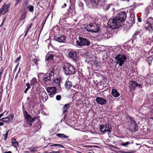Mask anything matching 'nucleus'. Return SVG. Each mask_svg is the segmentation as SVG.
Returning a JSON list of instances; mask_svg holds the SVG:
<instances>
[{
  "label": "nucleus",
  "mask_w": 153,
  "mask_h": 153,
  "mask_svg": "<svg viewBox=\"0 0 153 153\" xmlns=\"http://www.w3.org/2000/svg\"><path fill=\"white\" fill-rule=\"evenodd\" d=\"M115 17L113 19H110L108 22L109 27L112 29H117L124 25L123 23L120 22Z\"/></svg>",
  "instance_id": "obj_1"
},
{
  "label": "nucleus",
  "mask_w": 153,
  "mask_h": 153,
  "mask_svg": "<svg viewBox=\"0 0 153 153\" xmlns=\"http://www.w3.org/2000/svg\"><path fill=\"white\" fill-rule=\"evenodd\" d=\"M77 45L81 48L82 47L88 46L91 44L90 41L85 38L79 37L78 39L76 42Z\"/></svg>",
  "instance_id": "obj_2"
},
{
  "label": "nucleus",
  "mask_w": 153,
  "mask_h": 153,
  "mask_svg": "<svg viewBox=\"0 0 153 153\" xmlns=\"http://www.w3.org/2000/svg\"><path fill=\"white\" fill-rule=\"evenodd\" d=\"M63 68L64 73L67 75H70L75 73V69L70 64L65 63Z\"/></svg>",
  "instance_id": "obj_3"
},
{
  "label": "nucleus",
  "mask_w": 153,
  "mask_h": 153,
  "mask_svg": "<svg viewBox=\"0 0 153 153\" xmlns=\"http://www.w3.org/2000/svg\"><path fill=\"white\" fill-rule=\"evenodd\" d=\"M114 57L116 61V63L118 64L120 66H122L126 59L125 56L123 54L114 55Z\"/></svg>",
  "instance_id": "obj_4"
},
{
  "label": "nucleus",
  "mask_w": 153,
  "mask_h": 153,
  "mask_svg": "<svg viewBox=\"0 0 153 153\" xmlns=\"http://www.w3.org/2000/svg\"><path fill=\"white\" fill-rule=\"evenodd\" d=\"M85 28L87 31L93 33H97L100 30L98 25L95 23H90L88 26L85 27Z\"/></svg>",
  "instance_id": "obj_5"
},
{
  "label": "nucleus",
  "mask_w": 153,
  "mask_h": 153,
  "mask_svg": "<svg viewBox=\"0 0 153 153\" xmlns=\"http://www.w3.org/2000/svg\"><path fill=\"white\" fill-rule=\"evenodd\" d=\"M24 115L27 123L29 125H31L35 120L38 118L37 116L34 117L33 118H31L30 115L27 111L24 112Z\"/></svg>",
  "instance_id": "obj_6"
},
{
  "label": "nucleus",
  "mask_w": 153,
  "mask_h": 153,
  "mask_svg": "<svg viewBox=\"0 0 153 153\" xmlns=\"http://www.w3.org/2000/svg\"><path fill=\"white\" fill-rule=\"evenodd\" d=\"M54 71L52 69L49 74H47L43 77L44 80L45 82H50L51 79L54 75Z\"/></svg>",
  "instance_id": "obj_7"
},
{
  "label": "nucleus",
  "mask_w": 153,
  "mask_h": 153,
  "mask_svg": "<svg viewBox=\"0 0 153 153\" xmlns=\"http://www.w3.org/2000/svg\"><path fill=\"white\" fill-rule=\"evenodd\" d=\"M115 17L118 19H117L120 22L123 23L126 17V13L124 11H121L117 14Z\"/></svg>",
  "instance_id": "obj_8"
},
{
  "label": "nucleus",
  "mask_w": 153,
  "mask_h": 153,
  "mask_svg": "<svg viewBox=\"0 0 153 153\" xmlns=\"http://www.w3.org/2000/svg\"><path fill=\"white\" fill-rule=\"evenodd\" d=\"M46 89L49 95L51 97H53L56 93V88L55 87L51 86L47 87Z\"/></svg>",
  "instance_id": "obj_9"
},
{
  "label": "nucleus",
  "mask_w": 153,
  "mask_h": 153,
  "mask_svg": "<svg viewBox=\"0 0 153 153\" xmlns=\"http://www.w3.org/2000/svg\"><path fill=\"white\" fill-rule=\"evenodd\" d=\"M129 86L131 90H134L136 86L140 88H142V86L140 84H138L136 82L134 81L130 82Z\"/></svg>",
  "instance_id": "obj_10"
},
{
  "label": "nucleus",
  "mask_w": 153,
  "mask_h": 153,
  "mask_svg": "<svg viewBox=\"0 0 153 153\" xmlns=\"http://www.w3.org/2000/svg\"><path fill=\"white\" fill-rule=\"evenodd\" d=\"M10 6V4H4L2 7L0 8V11L2 13L3 15L8 12L9 11V8Z\"/></svg>",
  "instance_id": "obj_11"
},
{
  "label": "nucleus",
  "mask_w": 153,
  "mask_h": 153,
  "mask_svg": "<svg viewBox=\"0 0 153 153\" xmlns=\"http://www.w3.org/2000/svg\"><path fill=\"white\" fill-rule=\"evenodd\" d=\"M95 101L98 104L101 105H105L107 103V101L105 99L100 97H97L95 100Z\"/></svg>",
  "instance_id": "obj_12"
},
{
  "label": "nucleus",
  "mask_w": 153,
  "mask_h": 153,
  "mask_svg": "<svg viewBox=\"0 0 153 153\" xmlns=\"http://www.w3.org/2000/svg\"><path fill=\"white\" fill-rule=\"evenodd\" d=\"M13 117V114H10L6 117L3 118L0 120H2L3 122L6 123H9L10 121H12Z\"/></svg>",
  "instance_id": "obj_13"
},
{
  "label": "nucleus",
  "mask_w": 153,
  "mask_h": 153,
  "mask_svg": "<svg viewBox=\"0 0 153 153\" xmlns=\"http://www.w3.org/2000/svg\"><path fill=\"white\" fill-rule=\"evenodd\" d=\"M69 57L74 60H76L77 58V52L74 51H71L69 52Z\"/></svg>",
  "instance_id": "obj_14"
},
{
  "label": "nucleus",
  "mask_w": 153,
  "mask_h": 153,
  "mask_svg": "<svg viewBox=\"0 0 153 153\" xmlns=\"http://www.w3.org/2000/svg\"><path fill=\"white\" fill-rule=\"evenodd\" d=\"M101 0H91L90 3L93 6L96 7L101 4Z\"/></svg>",
  "instance_id": "obj_15"
},
{
  "label": "nucleus",
  "mask_w": 153,
  "mask_h": 153,
  "mask_svg": "<svg viewBox=\"0 0 153 153\" xmlns=\"http://www.w3.org/2000/svg\"><path fill=\"white\" fill-rule=\"evenodd\" d=\"M55 40L59 42H64L65 41V38L64 36L62 35L60 37L56 38Z\"/></svg>",
  "instance_id": "obj_16"
},
{
  "label": "nucleus",
  "mask_w": 153,
  "mask_h": 153,
  "mask_svg": "<svg viewBox=\"0 0 153 153\" xmlns=\"http://www.w3.org/2000/svg\"><path fill=\"white\" fill-rule=\"evenodd\" d=\"M100 129L101 132L102 133H105L107 132H111V131L108 129H105L104 125H100Z\"/></svg>",
  "instance_id": "obj_17"
},
{
  "label": "nucleus",
  "mask_w": 153,
  "mask_h": 153,
  "mask_svg": "<svg viewBox=\"0 0 153 153\" xmlns=\"http://www.w3.org/2000/svg\"><path fill=\"white\" fill-rule=\"evenodd\" d=\"M112 95L115 97H118L120 95V94L118 92L117 90L112 89L111 92Z\"/></svg>",
  "instance_id": "obj_18"
},
{
  "label": "nucleus",
  "mask_w": 153,
  "mask_h": 153,
  "mask_svg": "<svg viewBox=\"0 0 153 153\" xmlns=\"http://www.w3.org/2000/svg\"><path fill=\"white\" fill-rule=\"evenodd\" d=\"M42 99L43 102H45L48 99L47 94L45 92H43L42 94Z\"/></svg>",
  "instance_id": "obj_19"
},
{
  "label": "nucleus",
  "mask_w": 153,
  "mask_h": 153,
  "mask_svg": "<svg viewBox=\"0 0 153 153\" xmlns=\"http://www.w3.org/2000/svg\"><path fill=\"white\" fill-rule=\"evenodd\" d=\"M54 85L56 86H59L60 85V79L57 78L54 79L53 81Z\"/></svg>",
  "instance_id": "obj_20"
},
{
  "label": "nucleus",
  "mask_w": 153,
  "mask_h": 153,
  "mask_svg": "<svg viewBox=\"0 0 153 153\" xmlns=\"http://www.w3.org/2000/svg\"><path fill=\"white\" fill-rule=\"evenodd\" d=\"M145 29L146 30L148 31L149 33H152L153 30V28L152 25H147L146 24L145 27Z\"/></svg>",
  "instance_id": "obj_21"
},
{
  "label": "nucleus",
  "mask_w": 153,
  "mask_h": 153,
  "mask_svg": "<svg viewBox=\"0 0 153 153\" xmlns=\"http://www.w3.org/2000/svg\"><path fill=\"white\" fill-rule=\"evenodd\" d=\"M65 85L67 89H70L72 86V84L70 81L68 79L65 83Z\"/></svg>",
  "instance_id": "obj_22"
},
{
  "label": "nucleus",
  "mask_w": 153,
  "mask_h": 153,
  "mask_svg": "<svg viewBox=\"0 0 153 153\" xmlns=\"http://www.w3.org/2000/svg\"><path fill=\"white\" fill-rule=\"evenodd\" d=\"M37 94L35 93V91H32L31 93V94L30 95V97L31 98V99L33 100H35L36 98H37Z\"/></svg>",
  "instance_id": "obj_23"
},
{
  "label": "nucleus",
  "mask_w": 153,
  "mask_h": 153,
  "mask_svg": "<svg viewBox=\"0 0 153 153\" xmlns=\"http://www.w3.org/2000/svg\"><path fill=\"white\" fill-rule=\"evenodd\" d=\"M70 105L68 104H66L63 106L62 108V110L63 113H65L68 111L69 109Z\"/></svg>",
  "instance_id": "obj_24"
},
{
  "label": "nucleus",
  "mask_w": 153,
  "mask_h": 153,
  "mask_svg": "<svg viewBox=\"0 0 153 153\" xmlns=\"http://www.w3.org/2000/svg\"><path fill=\"white\" fill-rule=\"evenodd\" d=\"M129 22L131 24H133L135 22V18L133 15H131L129 18Z\"/></svg>",
  "instance_id": "obj_25"
},
{
  "label": "nucleus",
  "mask_w": 153,
  "mask_h": 153,
  "mask_svg": "<svg viewBox=\"0 0 153 153\" xmlns=\"http://www.w3.org/2000/svg\"><path fill=\"white\" fill-rule=\"evenodd\" d=\"M130 130L132 132H136L138 130V126L137 125H134V126H133V127H131L130 128Z\"/></svg>",
  "instance_id": "obj_26"
},
{
  "label": "nucleus",
  "mask_w": 153,
  "mask_h": 153,
  "mask_svg": "<svg viewBox=\"0 0 153 153\" xmlns=\"http://www.w3.org/2000/svg\"><path fill=\"white\" fill-rule=\"evenodd\" d=\"M11 142L13 146L14 147L17 148L18 146V143L16 141L15 139H12Z\"/></svg>",
  "instance_id": "obj_27"
},
{
  "label": "nucleus",
  "mask_w": 153,
  "mask_h": 153,
  "mask_svg": "<svg viewBox=\"0 0 153 153\" xmlns=\"http://www.w3.org/2000/svg\"><path fill=\"white\" fill-rule=\"evenodd\" d=\"M147 25H153V18L152 17L149 18L147 20Z\"/></svg>",
  "instance_id": "obj_28"
},
{
  "label": "nucleus",
  "mask_w": 153,
  "mask_h": 153,
  "mask_svg": "<svg viewBox=\"0 0 153 153\" xmlns=\"http://www.w3.org/2000/svg\"><path fill=\"white\" fill-rule=\"evenodd\" d=\"M53 55L48 53L46 56L45 59L47 60H51L53 58Z\"/></svg>",
  "instance_id": "obj_29"
},
{
  "label": "nucleus",
  "mask_w": 153,
  "mask_h": 153,
  "mask_svg": "<svg viewBox=\"0 0 153 153\" xmlns=\"http://www.w3.org/2000/svg\"><path fill=\"white\" fill-rule=\"evenodd\" d=\"M56 135L58 137L60 138H67L68 137L67 136L63 134L57 133L56 134Z\"/></svg>",
  "instance_id": "obj_30"
},
{
  "label": "nucleus",
  "mask_w": 153,
  "mask_h": 153,
  "mask_svg": "<svg viewBox=\"0 0 153 153\" xmlns=\"http://www.w3.org/2000/svg\"><path fill=\"white\" fill-rule=\"evenodd\" d=\"M37 83L36 79L35 78H33L31 80L30 83L31 85H34Z\"/></svg>",
  "instance_id": "obj_31"
},
{
  "label": "nucleus",
  "mask_w": 153,
  "mask_h": 153,
  "mask_svg": "<svg viewBox=\"0 0 153 153\" xmlns=\"http://www.w3.org/2000/svg\"><path fill=\"white\" fill-rule=\"evenodd\" d=\"M153 60V56H150L147 59V61L149 65L151 64Z\"/></svg>",
  "instance_id": "obj_32"
},
{
  "label": "nucleus",
  "mask_w": 153,
  "mask_h": 153,
  "mask_svg": "<svg viewBox=\"0 0 153 153\" xmlns=\"http://www.w3.org/2000/svg\"><path fill=\"white\" fill-rule=\"evenodd\" d=\"M29 11L30 12H33L34 11V7L31 5H28L27 7Z\"/></svg>",
  "instance_id": "obj_33"
},
{
  "label": "nucleus",
  "mask_w": 153,
  "mask_h": 153,
  "mask_svg": "<svg viewBox=\"0 0 153 153\" xmlns=\"http://www.w3.org/2000/svg\"><path fill=\"white\" fill-rule=\"evenodd\" d=\"M36 148L32 146L27 148V149L29 150H30V152H33L36 151Z\"/></svg>",
  "instance_id": "obj_34"
},
{
  "label": "nucleus",
  "mask_w": 153,
  "mask_h": 153,
  "mask_svg": "<svg viewBox=\"0 0 153 153\" xmlns=\"http://www.w3.org/2000/svg\"><path fill=\"white\" fill-rule=\"evenodd\" d=\"M131 127H133L134 126V125H136L137 124L135 123V120L133 119H131Z\"/></svg>",
  "instance_id": "obj_35"
},
{
  "label": "nucleus",
  "mask_w": 153,
  "mask_h": 153,
  "mask_svg": "<svg viewBox=\"0 0 153 153\" xmlns=\"http://www.w3.org/2000/svg\"><path fill=\"white\" fill-rule=\"evenodd\" d=\"M4 70V68L3 66L0 67V78H1V75L3 74Z\"/></svg>",
  "instance_id": "obj_36"
},
{
  "label": "nucleus",
  "mask_w": 153,
  "mask_h": 153,
  "mask_svg": "<svg viewBox=\"0 0 153 153\" xmlns=\"http://www.w3.org/2000/svg\"><path fill=\"white\" fill-rule=\"evenodd\" d=\"M32 26V24H30L29 26L27 27L26 32L25 33V36H26L27 33L28 32L29 30L31 29Z\"/></svg>",
  "instance_id": "obj_37"
},
{
  "label": "nucleus",
  "mask_w": 153,
  "mask_h": 153,
  "mask_svg": "<svg viewBox=\"0 0 153 153\" xmlns=\"http://www.w3.org/2000/svg\"><path fill=\"white\" fill-rule=\"evenodd\" d=\"M110 5H111H111H110V4L105 5L104 6V10H108L109 9V8L110 7Z\"/></svg>",
  "instance_id": "obj_38"
},
{
  "label": "nucleus",
  "mask_w": 153,
  "mask_h": 153,
  "mask_svg": "<svg viewBox=\"0 0 153 153\" xmlns=\"http://www.w3.org/2000/svg\"><path fill=\"white\" fill-rule=\"evenodd\" d=\"M26 16V13L25 12L22 13L21 16V18L22 19H24L25 18Z\"/></svg>",
  "instance_id": "obj_39"
},
{
  "label": "nucleus",
  "mask_w": 153,
  "mask_h": 153,
  "mask_svg": "<svg viewBox=\"0 0 153 153\" xmlns=\"http://www.w3.org/2000/svg\"><path fill=\"white\" fill-rule=\"evenodd\" d=\"M27 100L28 101L29 103H31L34 101L33 100H32L31 98L30 97H27Z\"/></svg>",
  "instance_id": "obj_40"
},
{
  "label": "nucleus",
  "mask_w": 153,
  "mask_h": 153,
  "mask_svg": "<svg viewBox=\"0 0 153 153\" xmlns=\"http://www.w3.org/2000/svg\"><path fill=\"white\" fill-rule=\"evenodd\" d=\"M130 144V143L129 142H127L123 143H122L121 144V145L122 146H127L128 145Z\"/></svg>",
  "instance_id": "obj_41"
},
{
  "label": "nucleus",
  "mask_w": 153,
  "mask_h": 153,
  "mask_svg": "<svg viewBox=\"0 0 153 153\" xmlns=\"http://www.w3.org/2000/svg\"><path fill=\"white\" fill-rule=\"evenodd\" d=\"M9 131H7L6 133L4 135V139L5 140H6V139L7 138V135H8V133Z\"/></svg>",
  "instance_id": "obj_42"
},
{
  "label": "nucleus",
  "mask_w": 153,
  "mask_h": 153,
  "mask_svg": "<svg viewBox=\"0 0 153 153\" xmlns=\"http://www.w3.org/2000/svg\"><path fill=\"white\" fill-rule=\"evenodd\" d=\"M105 128V129H108L109 130V125L108 124H106L104 125Z\"/></svg>",
  "instance_id": "obj_43"
},
{
  "label": "nucleus",
  "mask_w": 153,
  "mask_h": 153,
  "mask_svg": "<svg viewBox=\"0 0 153 153\" xmlns=\"http://www.w3.org/2000/svg\"><path fill=\"white\" fill-rule=\"evenodd\" d=\"M61 96L59 95H57L56 97V99L57 100H59L61 99Z\"/></svg>",
  "instance_id": "obj_44"
},
{
  "label": "nucleus",
  "mask_w": 153,
  "mask_h": 153,
  "mask_svg": "<svg viewBox=\"0 0 153 153\" xmlns=\"http://www.w3.org/2000/svg\"><path fill=\"white\" fill-rule=\"evenodd\" d=\"M28 4L27 2V1H25L23 3V7L24 8L26 7L27 6Z\"/></svg>",
  "instance_id": "obj_45"
},
{
  "label": "nucleus",
  "mask_w": 153,
  "mask_h": 153,
  "mask_svg": "<svg viewBox=\"0 0 153 153\" xmlns=\"http://www.w3.org/2000/svg\"><path fill=\"white\" fill-rule=\"evenodd\" d=\"M33 61L35 65H36L37 64L38 60L36 58H35L33 59Z\"/></svg>",
  "instance_id": "obj_46"
},
{
  "label": "nucleus",
  "mask_w": 153,
  "mask_h": 153,
  "mask_svg": "<svg viewBox=\"0 0 153 153\" xmlns=\"http://www.w3.org/2000/svg\"><path fill=\"white\" fill-rule=\"evenodd\" d=\"M21 56H20L19 57L17 58L15 60V62L16 63L17 62H19V61L20 60L21 58Z\"/></svg>",
  "instance_id": "obj_47"
},
{
  "label": "nucleus",
  "mask_w": 153,
  "mask_h": 153,
  "mask_svg": "<svg viewBox=\"0 0 153 153\" xmlns=\"http://www.w3.org/2000/svg\"><path fill=\"white\" fill-rule=\"evenodd\" d=\"M26 85L27 86V88L28 89H30V84L29 83H27L26 84Z\"/></svg>",
  "instance_id": "obj_48"
},
{
  "label": "nucleus",
  "mask_w": 153,
  "mask_h": 153,
  "mask_svg": "<svg viewBox=\"0 0 153 153\" xmlns=\"http://www.w3.org/2000/svg\"><path fill=\"white\" fill-rule=\"evenodd\" d=\"M22 0H16V3L15 5L16 6L18 4L20 3Z\"/></svg>",
  "instance_id": "obj_49"
},
{
  "label": "nucleus",
  "mask_w": 153,
  "mask_h": 153,
  "mask_svg": "<svg viewBox=\"0 0 153 153\" xmlns=\"http://www.w3.org/2000/svg\"><path fill=\"white\" fill-rule=\"evenodd\" d=\"M50 153H60L59 151H52V152H50Z\"/></svg>",
  "instance_id": "obj_50"
},
{
  "label": "nucleus",
  "mask_w": 153,
  "mask_h": 153,
  "mask_svg": "<svg viewBox=\"0 0 153 153\" xmlns=\"http://www.w3.org/2000/svg\"><path fill=\"white\" fill-rule=\"evenodd\" d=\"M51 146H61L59 144H54V145H52Z\"/></svg>",
  "instance_id": "obj_51"
},
{
  "label": "nucleus",
  "mask_w": 153,
  "mask_h": 153,
  "mask_svg": "<svg viewBox=\"0 0 153 153\" xmlns=\"http://www.w3.org/2000/svg\"><path fill=\"white\" fill-rule=\"evenodd\" d=\"M138 21L140 22H141L142 19L140 17H138Z\"/></svg>",
  "instance_id": "obj_52"
},
{
  "label": "nucleus",
  "mask_w": 153,
  "mask_h": 153,
  "mask_svg": "<svg viewBox=\"0 0 153 153\" xmlns=\"http://www.w3.org/2000/svg\"><path fill=\"white\" fill-rule=\"evenodd\" d=\"M28 89H27V88H26L25 89V91H24V93H25L26 94V93H27V91L28 90Z\"/></svg>",
  "instance_id": "obj_53"
},
{
  "label": "nucleus",
  "mask_w": 153,
  "mask_h": 153,
  "mask_svg": "<svg viewBox=\"0 0 153 153\" xmlns=\"http://www.w3.org/2000/svg\"><path fill=\"white\" fill-rule=\"evenodd\" d=\"M4 112H4L3 113H2V114H0V118L3 115V114Z\"/></svg>",
  "instance_id": "obj_54"
},
{
  "label": "nucleus",
  "mask_w": 153,
  "mask_h": 153,
  "mask_svg": "<svg viewBox=\"0 0 153 153\" xmlns=\"http://www.w3.org/2000/svg\"><path fill=\"white\" fill-rule=\"evenodd\" d=\"M4 125V123H3L0 122V126H3Z\"/></svg>",
  "instance_id": "obj_55"
},
{
  "label": "nucleus",
  "mask_w": 153,
  "mask_h": 153,
  "mask_svg": "<svg viewBox=\"0 0 153 153\" xmlns=\"http://www.w3.org/2000/svg\"><path fill=\"white\" fill-rule=\"evenodd\" d=\"M66 6V3H64V6H62V7L63 8L64 7H65Z\"/></svg>",
  "instance_id": "obj_56"
},
{
  "label": "nucleus",
  "mask_w": 153,
  "mask_h": 153,
  "mask_svg": "<svg viewBox=\"0 0 153 153\" xmlns=\"http://www.w3.org/2000/svg\"><path fill=\"white\" fill-rule=\"evenodd\" d=\"M111 147H112L113 148H115V149L116 148V147L115 146H114L113 145H111Z\"/></svg>",
  "instance_id": "obj_57"
},
{
  "label": "nucleus",
  "mask_w": 153,
  "mask_h": 153,
  "mask_svg": "<svg viewBox=\"0 0 153 153\" xmlns=\"http://www.w3.org/2000/svg\"><path fill=\"white\" fill-rule=\"evenodd\" d=\"M25 153H30V152L28 151H25Z\"/></svg>",
  "instance_id": "obj_58"
},
{
  "label": "nucleus",
  "mask_w": 153,
  "mask_h": 153,
  "mask_svg": "<svg viewBox=\"0 0 153 153\" xmlns=\"http://www.w3.org/2000/svg\"><path fill=\"white\" fill-rule=\"evenodd\" d=\"M110 98H111V99L113 98L112 97H111L109 98V99H110Z\"/></svg>",
  "instance_id": "obj_59"
},
{
  "label": "nucleus",
  "mask_w": 153,
  "mask_h": 153,
  "mask_svg": "<svg viewBox=\"0 0 153 153\" xmlns=\"http://www.w3.org/2000/svg\"><path fill=\"white\" fill-rule=\"evenodd\" d=\"M17 75H16V76L15 77V78H17Z\"/></svg>",
  "instance_id": "obj_60"
},
{
  "label": "nucleus",
  "mask_w": 153,
  "mask_h": 153,
  "mask_svg": "<svg viewBox=\"0 0 153 153\" xmlns=\"http://www.w3.org/2000/svg\"><path fill=\"white\" fill-rule=\"evenodd\" d=\"M132 152H127L126 153H131Z\"/></svg>",
  "instance_id": "obj_61"
},
{
  "label": "nucleus",
  "mask_w": 153,
  "mask_h": 153,
  "mask_svg": "<svg viewBox=\"0 0 153 153\" xmlns=\"http://www.w3.org/2000/svg\"><path fill=\"white\" fill-rule=\"evenodd\" d=\"M136 145H138V144L137 143H136Z\"/></svg>",
  "instance_id": "obj_62"
},
{
  "label": "nucleus",
  "mask_w": 153,
  "mask_h": 153,
  "mask_svg": "<svg viewBox=\"0 0 153 153\" xmlns=\"http://www.w3.org/2000/svg\"><path fill=\"white\" fill-rule=\"evenodd\" d=\"M88 153H92L90 152H88Z\"/></svg>",
  "instance_id": "obj_63"
},
{
  "label": "nucleus",
  "mask_w": 153,
  "mask_h": 153,
  "mask_svg": "<svg viewBox=\"0 0 153 153\" xmlns=\"http://www.w3.org/2000/svg\"><path fill=\"white\" fill-rule=\"evenodd\" d=\"M81 4H82V3H81Z\"/></svg>",
  "instance_id": "obj_64"
}]
</instances>
